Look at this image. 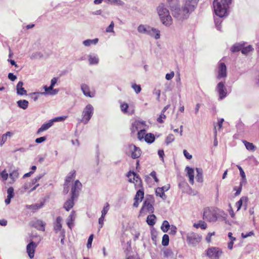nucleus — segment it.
Listing matches in <instances>:
<instances>
[{
  "instance_id": "nucleus-61",
  "label": "nucleus",
  "mask_w": 259,
  "mask_h": 259,
  "mask_svg": "<svg viewBox=\"0 0 259 259\" xmlns=\"http://www.w3.org/2000/svg\"><path fill=\"white\" fill-rule=\"evenodd\" d=\"M166 118V116L164 115V114L163 113H161L160 115H159V117L157 119V121L159 122V123H163V121L162 120V118Z\"/></svg>"
},
{
  "instance_id": "nucleus-59",
  "label": "nucleus",
  "mask_w": 259,
  "mask_h": 259,
  "mask_svg": "<svg viewBox=\"0 0 259 259\" xmlns=\"http://www.w3.org/2000/svg\"><path fill=\"white\" fill-rule=\"evenodd\" d=\"M47 140L46 137H41L35 139V142L39 144L45 142Z\"/></svg>"
},
{
  "instance_id": "nucleus-6",
  "label": "nucleus",
  "mask_w": 259,
  "mask_h": 259,
  "mask_svg": "<svg viewBox=\"0 0 259 259\" xmlns=\"http://www.w3.org/2000/svg\"><path fill=\"white\" fill-rule=\"evenodd\" d=\"M139 32L143 34H147L150 35L155 34L154 38L158 39L160 38V31L157 29L146 26L144 25H140L138 27Z\"/></svg>"
},
{
  "instance_id": "nucleus-54",
  "label": "nucleus",
  "mask_w": 259,
  "mask_h": 259,
  "mask_svg": "<svg viewBox=\"0 0 259 259\" xmlns=\"http://www.w3.org/2000/svg\"><path fill=\"white\" fill-rule=\"evenodd\" d=\"M114 27V23L113 21H112L111 22L110 24L106 29V31L107 32H114V30H113Z\"/></svg>"
},
{
  "instance_id": "nucleus-64",
  "label": "nucleus",
  "mask_w": 259,
  "mask_h": 259,
  "mask_svg": "<svg viewBox=\"0 0 259 259\" xmlns=\"http://www.w3.org/2000/svg\"><path fill=\"white\" fill-rule=\"evenodd\" d=\"M174 76V72H171L170 73H167L165 75V78L169 80H170L171 79H172Z\"/></svg>"
},
{
  "instance_id": "nucleus-10",
  "label": "nucleus",
  "mask_w": 259,
  "mask_h": 259,
  "mask_svg": "<svg viewBox=\"0 0 259 259\" xmlns=\"http://www.w3.org/2000/svg\"><path fill=\"white\" fill-rule=\"evenodd\" d=\"M201 239V236L195 233L191 232L187 234L186 240L188 243L193 246L196 245Z\"/></svg>"
},
{
  "instance_id": "nucleus-15",
  "label": "nucleus",
  "mask_w": 259,
  "mask_h": 259,
  "mask_svg": "<svg viewBox=\"0 0 259 259\" xmlns=\"http://www.w3.org/2000/svg\"><path fill=\"white\" fill-rule=\"evenodd\" d=\"M30 225L38 230H45L46 223L40 220L34 219L31 221Z\"/></svg>"
},
{
  "instance_id": "nucleus-11",
  "label": "nucleus",
  "mask_w": 259,
  "mask_h": 259,
  "mask_svg": "<svg viewBox=\"0 0 259 259\" xmlns=\"http://www.w3.org/2000/svg\"><path fill=\"white\" fill-rule=\"evenodd\" d=\"M217 73V79L220 80L222 78H225L227 77V67L225 63L222 62L221 61H220L218 63Z\"/></svg>"
},
{
  "instance_id": "nucleus-17",
  "label": "nucleus",
  "mask_w": 259,
  "mask_h": 259,
  "mask_svg": "<svg viewBox=\"0 0 259 259\" xmlns=\"http://www.w3.org/2000/svg\"><path fill=\"white\" fill-rule=\"evenodd\" d=\"M75 198H73L71 195V197L68 199L64 204L63 207L67 211H69L74 206V200Z\"/></svg>"
},
{
  "instance_id": "nucleus-2",
  "label": "nucleus",
  "mask_w": 259,
  "mask_h": 259,
  "mask_svg": "<svg viewBox=\"0 0 259 259\" xmlns=\"http://www.w3.org/2000/svg\"><path fill=\"white\" fill-rule=\"evenodd\" d=\"M157 11L161 23L166 27L170 26L173 23L172 19L165 5L161 3L157 8Z\"/></svg>"
},
{
  "instance_id": "nucleus-53",
  "label": "nucleus",
  "mask_w": 259,
  "mask_h": 259,
  "mask_svg": "<svg viewBox=\"0 0 259 259\" xmlns=\"http://www.w3.org/2000/svg\"><path fill=\"white\" fill-rule=\"evenodd\" d=\"M0 177L2 180L4 181L7 180L8 177V174L6 172V170H4L2 172L0 173Z\"/></svg>"
},
{
  "instance_id": "nucleus-20",
  "label": "nucleus",
  "mask_w": 259,
  "mask_h": 259,
  "mask_svg": "<svg viewBox=\"0 0 259 259\" xmlns=\"http://www.w3.org/2000/svg\"><path fill=\"white\" fill-rule=\"evenodd\" d=\"M62 221V218L59 216L56 218V222L54 223V229L56 233L59 231L62 230V226L61 223Z\"/></svg>"
},
{
  "instance_id": "nucleus-44",
  "label": "nucleus",
  "mask_w": 259,
  "mask_h": 259,
  "mask_svg": "<svg viewBox=\"0 0 259 259\" xmlns=\"http://www.w3.org/2000/svg\"><path fill=\"white\" fill-rule=\"evenodd\" d=\"M141 127H142V126L140 124V120H136L132 124V130L133 131V132H135L136 130H138L139 129H141Z\"/></svg>"
},
{
  "instance_id": "nucleus-29",
  "label": "nucleus",
  "mask_w": 259,
  "mask_h": 259,
  "mask_svg": "<svg viewBox=\"0 0 259 259\" xmlns=\"http://www.w3.org/2000/svg\"><path fill=\"white\" fill-rule=\"evenodd\" d=\"M196 170L197 175L196 177V181L199 183H202L203 181V170L200 168H196Z\"/></svg>"
},
{
  "instance_id": "nucleus-36",
  "label": "nucleus",
  "mask_w": 259,
  "mask_h": 259,
  "mask_svg": "<svg viewBox=\"0 0 259 259\" xmlns=\"http://www.w3.org/2000/svg\"><path fill=\"white\" fill-rule=\"evenodd\" d=\"M155 219L156 217L154 214H150L147 217L146 222L149 225L153 226L155 223Z\"/></svg>"
},
{
  "instance_id": "nucleus-23",
  "label": "nucleus",
  "mask_w": 259,
  "mask_h": 259,
  "mask_svg": "<svg viewBox=\"0 0 259 259\" xmlns=\"http://www.w3.org/2000/svg\"><path fill=\"white\" fill-rule=\"evenodd\" d=\"M185 170L187 171V176L189 178V182L190 184L193 185L194 184V171L192 168L189 166H186Z\"/></svg>"
},
{
  "instance_id": "nucleus-19",
  "label": "nucleus",
  "mask_w": 259,
  "mask_h": 259,
  "mask_svg": "<svg viewBox=\"0 0 259 259\" xmlns=\"http://www.w3.org/2000/svg\"><path fill=\"white\" fill-rule=\"evenodd\" d=\"M75 219V213L74 210L71 212V213L67 219V225L68 227L71 230L73 226L74 221Z\"/></svg>"
},
{
  "instance_id": "nucleus-14",
  "label": "nucleus",
  "mask_w": 259,
  "mask_h": 259,
  "mask_svg": "<svg viewBox=\"0 0 259 259\" xmlns=\"http://www.w3.org/2000/svg\"><path fill=\"white\" fill-rule=\"evenodd\" d=\"M82 184L79 180H76L71 188V194L73 198H77L81 190Z\"/></svg>"
},
{
  "instance_id": "nucleus-38",
  "label": "nucleus",
  "mask_w": 259,
  "mask_h": 259,
  "mask_svg": "<svg viewBox=\"0 0 259 259\" xmlns=\"http://www.w3.org/2000/svg\"><path fill=\"white\" fill-rule=\"evenodd\" d=\"M144 193L143 190H139L136 193L134 200H139L141 201L144 198Z\"/></svg>"
},
{
  "instance_id": "nucleus-37",
  "label": "nucleus",
  "mask_w": 259,
  "mask_h": 259,
  "mask_svg": "<svg viewBox=\"0 0 259 259\" xmlns=\"http://www.w3.org/2000/svg\"><path fill=\"white\" fill-rule=\"evenodd\" d=\"M242 44L236 43L231 47V51L233 53L242 51Z\"/></svg>"
},
{
  "instance_id": "nucleus-48",
  "label": "nucleus",
  "mask_w": 259,
  "mask_h": 259,
  "mask_svg": "<svg viewBox=\"0 0 259 259\" xmlns=\"http://www.w3.org/2000/svg\"><path fill=\"white\" fill-rule=\"evenodd\" d=\"M131 87L137 94L140 93L142 90L141 85L139 84H137L136 83H133L132 84Z\"/></svg>"
},
{
  "instance_id": "nucleus-9",
  "label": "nucleus",
  "mask_w": 259,
  "mask_h": 259,
  "mask_svg": "<svg viewBox=\"0 0 259 259\" xmlns=\"http://www.w3.org/2000/svg\"><path fill=\"white\" fill-rule=\"evenodd\" d=\"M222 253L221 249L216 247H210L206 251V254L210 259H219Z\"/></svg>"
},
{
  "instance_id": "nucleus-31",
  "label": "nucleus",
  "mask_w": 259,
  "mask_h": 259,
  "mask_svg": "<svg viewBox=\"0 0 259 259\" xmlns=\"http://www.w3.org/2000/svg\"><path fill=\"white\" fill-rule=\"evenodd\" d=\"M247 201L248 198L247 197H242L240 200L236 203V206L237 207V210H239L241 208L243 202L246 203Z\"/></svg>"
},
{
  "instance_id": "nucleus-47",
  "label": "nucleus",
  "mask_w": 259,
  "mask_h": 259,
  "mask_svg": "<svg viewBox=\"0 0 259 259\" xmlns=\"http://www.w3.org/2000/svg\"><path fill=\"white\" fill-rule=\"evenodd\" d=\"M169 236L167 234L163 235L162 240V245L164 246H166L169 244Z\"/></svg>"
},
{
  "instance_id": "nucleus-50",
  "label": "nucleus",
  "mask_w": 259,
  "mask_h": 259,
  "mask_svg": "<svg viewBox=\"0 0 259 259\" xmlns=\"http://www.w3.org/2000/svg\"><path fill=\"white\" fill-rule=\"evenodd\" d=\"M109 209V204L107 202V203H106L105 205L104 206V207L101 211V213H102L101 215H103V216L105 217V215L107 214V213L108 212Z\"/></svg>"
},
{
  "instance_id": "nucleus-33",
  "label": "nucleus",
  "mask_w": 259,
  "mask_h": 259,
  "mask_svg": "<svg viewBox=\"0 0 259 259\" xmlns=\"http://www.w3.org/2000/svg\"><path fill=\"white\" fill-rule=\"evenodd\" d=\"M170 226H171L169 225L168 222L166 220H165L163 222L161 226V230L163 232L166 233L170 229Z\"/></svg>"
},
{
  "instance_id": "nucleus-63",
  "label": "nucleus",
  "mask_w": 259,
  "mask_h": 259,
  "mask_svg": "<svg viewBox=\"0 0 259 259\" xmlns=\"http://www.w3.org/2000/svg\"><path fill=\"white\" fill-rule=\"evenodd\" d=\"M183 153H184V155L185 156V157L187 159H191L192 158V155H191L190 154H189L187 151L186 150H183Z\"/></svg>"
},
{
  "instance_id": "nucleus-56",
  "label": "nucleus",
  "mask_w": 259,
  "mask_h": 259,
  "mask_svg": "<svg viewBox=\"0 0 259 259\" xmlns=\"http://www.w3.org/2000/svg\"><path fill=\"white\" fill-rule=\"evenodd\" d=\"M7 193H8L7 196L12 198L14 195L13 188L12 187H9L7 190Z\"/></svg>"
},
{
  "instance_id": "nucleus-39",
  "label": "nucleus",
  "mask_w": 259,
  "mask_h": 259,
  "mask_svg": "<svg viewBox=\"0 0 259 259\" xmlns=\"http://www.w3.org/2000/svg\"><path fill=\"white\" fill-rule=\"evenodd\" d=\"M193 226L196 228H200L203 230L205 229L207 227V224L202 221H199L198 223L197 224L195 223Z\"/></svg>"
},
{
  "instance_id": "nucleus-42",
  "label": "nucleus",
  "mask_w": 259,
  "mask_h": 259,
  "mask_svg": "<svg viewBox=\"0 0 259 259\" xmlns=\"http://www.w3.org/2000/svg\"><path fill=\"white\" fill-rule=\"evenodd\" d=\"M54 87L52 85H50L49 87H47V85H45L44 87V89L45 90V92H41L40 94L41 95H49V93L52 92V91L54 89Z\"/></svg>"
},
{
  "instance_id": "nucleus-43",
  "label": "nucleus",
  "mask_w": 259,
  "mask_h": 259,
  "mask_svg": "<svg viewBox=\"0 0 259 259\" xmlns=\"http://www.w3.org/2000/svg\"><path fill=\"white\" fill-rule=\"evenodd\" d=\"M199 0H186L185 4H188L189 7H193V10H195Z\"/></svg>"
},
{
  "instance_id": "nucleus-58",
  "label": "nucleus",
  "mask_w": 259,
  "mask_h": 259,
  "mask_svg": "<svg viewBox=\"0 0 259 259\" xmlns=\"http://www.w3.org/2000/svg\"><path fill=\"white\" fill-rule=\"evenodd\" d=\"M44 175L40 174L37 176L32 180V185H35L42 177Z\"/></svg>"
},
{
  "instance_id": "nucleus-1",
  "label": "nucleus",
  "mask_w": 259,
  "mask_h": 259,
  "mask_svg": "<svg viewBox=\"0 0 259 259\" xmlns=\"http://www.w3.org/2000/svg\"><path fill=\"white\" fill-rule=\"evenodd\" d=\"M170 8L172 16L178 20H183L188 17L189 14L193 12V7H189L188 4H185L180 9L179 0H166Z\"/></svg>"
},
{
  "instance_id": "nucleus-35",
  "label": "nucleus",
  "mask_w": 259,
  "mask_h": 259,
  "mask_svg": "<svg viewBox=\"0 0 259 259\" xmlns=\"http://www.w3.org/2000/svg\"><path fill=\"white\" fill-rule=\"evenodd\" d=\"M155 193L156 196L160 197L163 200H165L166 198V195L163 191V189L160 188V187H158L156 189Z\"/></svg>"
},
{
  "instance_id": "nucleus-51",
  "label": "nucleus",
  "mask_w": 259,
  "mask_h": 259,
  "mask_svg": "<svg viewBox=\"0 0 259 259\" xmlns=\"http://www.w3.org/2000/svg\"><path fill=\"white\" fill-rule=\"evenodd\" d=\"M40 93L41 92H34V93H32L31 94H30V96L31 97V98L34 101H36L38 99V97H39V95H41L40 94Z\"/></svg>"
},
{
  "instance_id": "nucleus-40",
  "label": "nucleus",
  "mask_w": 259,
  "mask_h": 259,
  "mask_svg": "<svg viewBox=\"0 0 259 259\" xmlns=\"http://www.w3.org/2000/svg\"><path fill=\"white\" fill-rule=\"evenodd\" d=\"M253 50V47L251 45H249L247 47H243L242 45V49L241 52L242 54L246 55L250 51H252Z\"/></svg>"
},
{
  "instance_id": "nucleus-4",
  "label": "nucleus",
  "mask_w": 259,
  "mask_h": 259,
  "mask_svg": "<svg viewBox=\"0 0 259 259\" xmlns=\"http://www.w3.org/2000/svg\"><path fill=\"white\" fill-rule=\"evenodd\" d=\"M32 240L30 241L26 246L27 253L30 258L34 257V252L39 242L41 241V237L38 236H32Z\"/></svg>"
},
{
  "instance_id": "nucleus-62",
  "label": "nucleus",
  "mask_w": 259,
  "mask_h": 259,
  "mask_svg": "<svg viewBox=\"0 0 259 259\" xmlns=\"http://www.w3.org/2000/svg\"><path fill=\"white\" fill-rule=\"evenodd\" d=\"M8 77L12 81H15L17 79V76L12 73H9L8 74Z\"/></svg>"
},
{
  "instance_id": "nucleus-18",
  "label": "nucleus",
  "mask_w": 259,
  "mask_h": 259,
  "mask_svg": "<svg viewBox=\"0 0 259 259\" xmlns=\"http://www.w3.org/2000/svg\"><path fill=\"white\" fill-rule=\"evenodd\" d=\"M24 83L22 81H19L16 85L17 94L18 95L23 96L27 95V91L23 88Z\"/></svg>"
},
{
  "instance_id": "nucleus-24",
  "label": "nucleus",
  "mask_w": 259,
  "mask_h": 259,
  "mask_svg": "<svg viewBox=\"0 0 259 259\" xmlns=\"http://www.w3.org/2000/svg\"><path fill=\"white\" fill-rule=\"evenodd\" d=\"M99 58L96 54H90L89 55V64L91 65H96L99 63Z\"/></svg>"
},
{
  "instance_id": "nucleus-28",
  "label": "nucleus",
  "mask_w": 259,
  "mask_h": 259,
  "mask_svg": "<svg viewBox=\"0 0 259 259\" xmlns=\"http://www.w3.org/2000/svg\"><path fill=\"white\" fill-rule=\"evenodd\" d=\"M17 106L22 109H26L28 107V101L26 100H20L17 102Z\"/></svg>"
},
{
  "instance_id": "nucleus-3",
  "label": "nucleus",
  "mask_w": 259,
  "mask_h": 259,
  "mask_svg": "<svg viewBox=\"0 0 259 259\" xmlns=\"http://www.w3.org/2000/svg\"><path fill=\"white\" fill-rule=\"evenodd\" d=\"M231 3V0H214L213 5L215 15L221 17L227 16V9Z\"/></svg>"
},
{
  "instance_id": "nucleus-45",
  "label": "nucleus",
  "mask_w": 259,
  "mask_h": 259,
  "mask_svg": "<svg viewBox=\"0 0 259 259\" xmlns=\"http://www.w3.org/2000/svg\"><path fill=\"white\" fill-rule=\"evenodd\" d=\"M19 177V172L17 170H13L10 174V178L14 182Z\"/></svg>"
},
{
  "instance_id": "nucleus-5",
  "label": "nucleus",
  "mask_w": 259,
  "mask_h": 259,
  "mask_svg": "<svg viewBox=\"0 0 259 259\" xmlns=\"http://www.w3.org/2000/svg\"><path fill=\"white\" fill-rule=\"evenodd\" d=\"M154 201L153 197L152 195H149L147 197L143 204L142 208L140 209V214H144L148 213H153L154 212V207L153 203Z\"/></svg>"
},
{
  "instance_id": "nucleus-8",
  "label": "nucleus",
  "mask_w": 259,
  "mask_h": 259,
  "mask_svg": "<svg viewBox=\"0 0 259 259\" xmlns=\"http://www.w3.org/2000/svg\"><path fill=\"white\" fill-rule=\"evenodd\" d=\"M93 114V106L90 104H88L82 112V118L80 121L83 122L84 124H87L91 119Z\"/></svg>"
},
{
  "instance_id": "nucleus-49",
  "label": "nucleus",
  "mask_w": 259,
  "mask_h": 259,
  "mask_svg": "<svg viewBox=\"0 0 259 259\" xmlns=\"http://www.w3.org/2000/svg\"><path fill=\"white\" fill-rule=\"evenodd\" d=\"M128 108V105L127 103H123L120 104L121 110L124 113H127Z\"/></svg>"
},
{
  "instance_id": "nucleus-26",
  "label": "nucleus",
  "mask_w": 259,
  "mask_h": 259,
  "mask_svg": "<svg viewBox=\"0 0 259 259\" xmlns=\"http://www.w3.org/2000/svg\"><path fill=\"white\" fill-rule=\"evenodd\" d=\"M224 16H220L219 15H216V16L214 17V21L215 25V27L217 29L221 31V26H220L222 22V18Z\"/></svg>"
},
{
  "instance_id": "nucleus-46",
  "label": "nucleus",
  "mask_w": 259,
  "mask_h": 259,
  "mask_svg": "<svg viewBox=\"0 0 259 259\" xmlns=\"http://www.w3.org/2000/svg\"><path fill=\"white\" fill-rule=\"evenodd\" d=\"M243 143L245 146L246 148L250 151H254L255 147L253 144L251 143L248 142L246 141H243Z\"/></svg>"
},
{
  "instance_id": "nucleus-16",
  "label": "nucleus",
  "mask_w": 259,
  "mask_h": 259,
  "mask_svg": "<svg viewBox=\"0 0 259 259\" xmlns=\"http://www.w3.org/2000/svg\"><path fill=\"white\" fill-rule=\"evenodd\" d=\"M76 171L73 170L70 171L66 177L65 183L64 184V191L67 193L68 192V183L70 182L71 180L75 177Z\"/></svg>"
},
{
  "instance_id": "nucleus-60",
  "label": "nucleus",
  "mask_w": 259,
  "mask_h": 259,
  "mask_svg": "<svg viewBox=\"0 0 259 259\" xmlns=\"http://www.w3.org/2000/svg\"><path fill=\"white\" fill-rule=\"evenodd\" d=\"M65 118H66V117H64V116H60V117H55L53 119H52L51 120H52L53 123H54L55 122H58V121L63 120L65 119Z\"/></svg>"
},
{
  "instance_id": "nucleus-55",
  "label": "nucleus",
  "mask_w": 259,
  "mask_h": 259,
  "mask_svg": "<svg viewBox=\"0 0 259 259\" xmlns=\"http://www.w3.org/2000/svg\"><path fill=\"white\" fill-rule=\"evenodd\" d=\"M170 232L169 233V234L172 235H175L177 232V227L174 225H171L170 229Z\"/></svg>"
},
{
  "instance_id": "nucleus-25",
  "label": "nucleus",
  "mask_w": 259,
  "mask_h": 259,
  "mask_svg": "<svg viewBox=\"0 0 259 259\" xmlns=\"http://www.w3.org/2000/svg\"><path fill=\"white\" fill-rule=\"evenodd\" d=\"M44 203L43 202H41L40 203H35L31 205H26V208L28 209L32 210L33 212L40 208L43 205Z\"/></svg>"
},
{
  "instance_id": "nucleus-57",
  "label": "nucleus",
  "mask_w": 259,
  "mask_h": 259,
  "mask_svg": "<svg viewBox=\"0 0 259 259\" xmlns=\"http://www.w3.org/2000/svg\"><path fill=\"white\" fill-rule=\"evenodd\" d=\"M93 237H94L93 235L91 234L88 238V243L87 244V246L88 248H90L92 246V241L93 240Z\"/></svg>"
},
{
  "instance_id": "nucleus-30",
  "label": "nucleus",
  "mask_w": 259,
  "mask_h": 259,
  "mask_svg": "<svg viewBox=\"0 0 259 259\" xmlns=\"http://www.w3.org/2000/svg\"><path fill=\"white\" fill-rule=\"evenodd\" d=\"M155 138L154 134L152 133H148L146 135L145 141L149 144L153 143L155 141Z\"/></svg>"
},
{
  "instance_id": "nucleus-27",
  "label": "nucleus",
  "mask_w": 259,
  "mask_h": 259,
  "mask_svg": "<svg viewBox=\"0 0 259 259\" xmlns=\"http://www.w3.org/2000/svg\"><path fill=\"white\" fill-rule=\"evenodd\" d=\"M132 175L134 176L133 180L131 178H129L128 181L130 182L134 183V181L138 182V180H140V181H141V179L139 176L134 171H129L126 176L128 178H130Z\"/></svg>"
},
{
  "instance_id": "nucleus-41",
  "label": "nucleus",
  "mask_w": 259,
  "mask_h": 259,
  "mask_svg": "<svg viewBox=\"0 0 259 259\" xmlns=\"http://www.w3.org/2000/svg\"><path fill=\"white\" fill-rule=\"evenodd\" d=\"M146 131L144 129H141L138 132V138L139 140L141 141L145 139Z\"/></svg>"
},
{
  "instance_id": "nucleus-32",
  "label": "nucleus",
  "mask_w": 259,
  "mask_h": 259,
  "mask_svg": "<svg viewBox=\"0 0 259 259\" xmlns=\"http://www.w3.org/2000/svg\"><path fill=\"white\" fill-rule=\"evenodd\" d=\"M99 41V39L96 38L93 39H86L83 41V44L85 46L88 47L91 45H96Z\"/></svg>"
},
{
  "instance_id": "nucleus-13",
  "label": "nucleus",
  "mask_w": 259,
  "mask_h": 259,
  "mask_svg": "<svg viewBox=\"0 0 259 259\" xmlns=\"http://www.w3.org/2000/svg\"><path fill=\"white\" fill-rule=\"evenodd\" d=\"M215 90L219 95V99L222 100L227 96V91L224 82L220 81L219 82L216 87Z\"/></svg>"
},
{
  "instance_id": "nucleus-12",
  "label": "nucleus",
  "mask_w": 259,
  "mask_h": 259,
  "mask_svg": "<svg viewBox=\"0 0 259 259\" xmlns=\"http://www.w3.org/2000/svg\"><path fill=\"white\" fill-rule=\"evenodd\" d=\"M126 147L131 153L132 158L137 159L141 156L142 152L139 147L136 146L133 144L127 145Z\"/></svg>"
},
{
  "instance_id": "nucleus-52",
  "label": "nucleus",
  "mask_w": 259,
  "mask_h": 259,
  "mask_svg": "<svg viewBox=\"0 0 259 259\" xmlns=\"http://www.w3.org/2000/svg\"><path fill=\"white\" fill-rule=\"evenodd\" d=\"M175 140L174 136L172 134H169L166 138L165 143L167 145L171 143Z\"/></svg>"
},
{
  "instance_id": "nucleus-7",
  "label": "nucleus",
  "mask_w": 259,
  "mask_h": 259,
  "mask_svg": "<svg viewBox=\"0 0 259 259\" xmlns=\"http://www.w3.org/2000/svg\"><path fill=\"white\" fill-rule=\"evenodd\" d=\"M218 214L212 208L206 207L203 209V219L209 222H215L218 220Z\"/></svg>"
},
{
  "instance_id": "nucleus-21",
  "label": "nucleus",
  "mask_w": 259,
  "mask_h": 259,
  "mask_svg": "<svg viewBox=\"0 0 259 259\" xmlns=\"http://www.w3.org/2000/svg\"><path fill=\"white\" fill-rule=\"evenodd\" d=\"M81 90L83 93L84 95L86 97H94V94H91L90 90L89 87L85 83H82L81 84Z\"/></svg>"
},
{
  "instance_id": "nucleus-34",
  "label": "nucleus",
  "mask_w": 259,
  "mask_h": 259,
  "mask_svg": "<svg viewBox=\"0 0 259 259\" xmlns=\"http://www.w3.org/2000/svg\"><path fill=\"white\" fill-rule=\"evenodd\" d=\"M246 182H247V181H246V177H245V178L241 179V181L240 183V185H239V187H238L237 192H236V193H235V196H238L240 194L241 190H242V186L243 185L246 184Z\"/></svg>"
},
{
  "instance_id": "nucleus-22",
  "label": "nucleus",
  "mask_w": 259,
  "mask_h": 259,
  "mask_svg": "<svg viewBox=\"0 0 259 259\" xmlns=\"http://www.w3.org/2000/svg\"><path fill=\"white\" fill-rule=\"evenodd\" d=\"M53 125V123L52 120H50L48 122L44 123L41 127L38 128L37 131V134H39L40 133L47 131L50 127H51Z\"/></svg>"
}]
</instances>
